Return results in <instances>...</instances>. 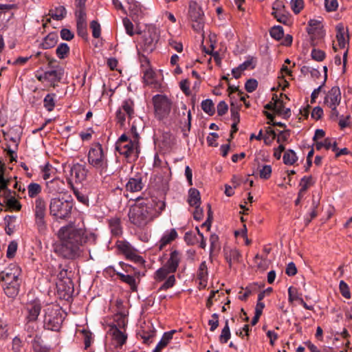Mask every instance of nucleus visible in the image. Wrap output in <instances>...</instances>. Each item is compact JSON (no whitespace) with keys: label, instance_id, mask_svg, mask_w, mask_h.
Masks as SVG:
<instances>
[{"label":"nucleus","instance_id":"45","mask_svg":"<svg viewBox=\"0 0 352 352\" xmlns=\"http://www.w3.org/2000/svg\"><path fill=\"white\" fill-rule=\"evenodd\" d=\"M67 14V11L64 6H60L52 11L51 16L52 18L60 20L64 18Z\"/></svg>","mask_w":352,"mask_h":352},{"label":"nucleus","instance_id":"33","mask_svg":"<svg viewBox=\"0 0 352 352\" xmlns=\"http://www.w3.org/2000/svg\"><path fill=\"white\" fill-rule=\"evenodd\" d=\"M56 95L55 93L47 94L43 99V107L48 111L54 110L56 105Z\"/></svg>","mask_w":352,"mask_h":352},{"label":"nucleus","instance_id":"3","mask_svg":"<svg viewBox=\"0 0 352 352\" xmlns=\"http://www.w3.org/2000/svg\"><path fill=\"white\" fill-rule=\"evenodd\" d=\"M131 131H134L132 138H129L125 133L122 134L116 143V150L124 157L128 163L136 161L140 155V135L136 132V128L133 126Z\"/></svg>","mask_w":352,"mask_h":352},{"label":"nucleus","instance_id":"39","mask_svg":"<svg viewBox=\"0 0 352 352\" xmlns=\"http://www.w3.org/2000/svg\"><path fill=\"white\" fill-rule=\"evenodd\" d=\"M198 280H208V270L206 264V261H204L201 263L199 266L197 272Z\"/></svg>","mask_w":352,"mask_h":352},{"label":"nucleus","instance_id":"17","mask_svg":"<svg viewBox=\"0 0 352 352\" xmlns=\"http://www.w3.org/2000/svg\"><path fill=\"white\" fill-rule=\"evenodd\" d=\"M65 190V182L55 177L46 182V191L47 193L55 195L62 193Z\"/></svg>","mask_w":352,"mask_h":352},{"label":"nucleus","instance_id":"27","mask_svg":"<svg viewBox=\"0 0 352 352\" xmlns=\"http://www.w3.org/2000/svg\"><path fill=\"white\" fill-rule=\"evenodd\" d=\"M46 202L44 198L38 197L35 199L34 206L33 208L34 217H41L46 215Z\"/></svg>","mask_w":352,"mask_h":352},{"label":"nucleus","instance_id":"8","mask_svg":"<svg viewBox=\"0 0 352 352\" xmlns=\"http://www.w3.org/2000/svg\"><path fill=\"white\" fill-rule=\"evenodd\" d=\"M155 116L158 120L168 117L171 109L172 102L169 98L163 95H156L152 98Z\"/></svg>","mask_w":352,"mask_h":352},{"label":"nucleus","instance_id":"48","mask_svg":"<svg viewBox=\"0 0 352 352\" xmlns=\"http://www.w3.org/2000/svg\"><path fill=\"white\" fill-rule=\"evenodd\" d=\"M85 344V348L88 349L94 341L92 333L89 330L83 329L81 331Z\"/></svg>","mask_w":352,"mask_h":352},{"label":"nucleus","instance_id":"23","mask_svg":"<svg viewBox=\"0 0 352 352\" xmlns=\"http://www.w3.org/2000/svg\"><path fill=\"white\" fill-rule=\"evenodd\" d=\"M181 260V255L178 250H173L170 254V258L165 263V266L170 271L174 273L177 271L179 261Z\"/></svg>","mask_w":352,"mask_h":352},{"label":"nucleus","instance_id":"29","mask_svg":"<svg viewBox=\"0 0 352 352\" xmlns=\"http://www.w3.org/2000/svg\"><path fill=\"white\" fill-rule=\"evenodd\" d=\"M177 237V232L175 229H171L168 231V232L165 233L161 239L159 241V249L162 250L165 246H166L168 243L175 240Z\"/></svg>","mask_w":352,"mask_h":352},{"label":"nucleus","instance_id":"40","mask_svg":"<svg viewBox=\"0 0 352 352\" xmlns=\"http://www.w3.org/2000/svg\"><path fill=\"white\" fill-rule=\"evenodd\" d=\"M56 53L59 58L63 59L69 54V46L67 43H60L56 48Z\"/></svg>","mask_w":352,"mask_h":352},{"label":"nucleus","instance_id":"20","mask_svg":"<svg viewBox=\"0 0 352 352\" xmlns=\"http://www.w3.org/2000/svg\"><path fill=\"white\" fill-rule=\"evenodd\" d=\"M56 287L58 292L63 294V296H69L74 291V283L70 278H66L65 280H58Z\"/></svg>","mask_w":352,"mask_h":352},{"label":"nucleus","instance_id":"7","mask_svg":"<svg viewBox=\"0 0 352 352\" xmlns=\"http://www.w3.org/2000/svg\"><path fill=\"white\" fill-rule=\"evenodd\" d=\"M44 311L43 327L50 331H59L63 322L60 309L50 307L46 308Z\"/></svg>","mask_w":352,"mask_h":352},{"label":"nucleus","instance_id":"35","mask_svg":"<svg viewBox=\"0 0 352 352\" xmlns=\"http://www.w3.org/2000/svg\"><path fill=\"white\" fill-rule=\"evenodd\" d=\"M38 329V324L37 322L25 320V331L29 338L33 337Z\"/></svg>","mask_w":352,"mask_h":352},{"label":"nucleus","instance_id":"57","mask_svg":"<svg viewBox=\"0 0 352 352\" xmlns=\"http://www.w3.org/2000/svg\"><path fill=\"white\" fill-rule=\"evenodd\" d=\"M122 23L126 29L127 34L131 36H133L134 34L133 24L130 21V19L127 17H125L122 19Z\"/></svg>","mask_w":352,"mask_h":352},{"label":"nucleus","instance_id":"19","mask_svg":"<svg viewBox=\"0 0 352 352\" xmlns=\"http://www.w3.org/2000/svg\"><path fill=\"white\" fill-rule=\"evenodd\" d=\"M41 309V305L37 302L28 304L25 308V320L37 322Z\"/></svg>","mask_w":352,"mask_h":352},{"label":"nucleus","instance_id":"51","mask_svg":"<svg viewBox=\"0 0 352 352\" xmlns=\"http://www.w3.org/2000/svg\"><path fill=\"white\" fill-rule=\"evenodd\" d=\"M339 289L344 298L346 299H349L351 298V292L349 288L344 280L340 281Z\"/></svg>","mask_w":352,"mask_h":352},{"label":"nucleus","instance_id":"12","mask_svg":"<svg viewBox=\"0 0 352 352\" xmlns=\"http://www.w3.org/2000/svg\"><path fill=\"white\" fill-rule=\"evenodd\" d=\"M5 164L1 163L0 164V191L3 192V195L5 197V202L7 203L8 199H10L12 196L13 192H12L8 186L10 184V182L12 181L11 177H8L7 179L4 177L5 172Z\"/></svg>","mask_w":352,"mask_h":352},{"label":"nucleus","instance_id":"26","mask_svg":"<svg viewBox=\"0 0 352 352\" xmlns=\"http://www.w3.org/2000/svg\"><path fill=\"white\" fill-rule=\"evenodd\" d=\"M336 30V37L338 45L341 48H345L349 41V34H346V38H345L346 30L344 26L342 24L337 25Z\"/></svg>","mask_w":352,"mask_h":352},{"label":"nucleus","instance_id":"38","mask_svg":"<svg viewBox=\"0 0 352 352\" xmlns=\"http://www.w3.org/2000/svg\"><path fill=\"white\" fill-rule=\"evenodd\" d=\"M283 162L285 164H294L298 160L296 153L293 150H287L283 157Z\"/></svg>","mask_w":352,"mask_h":352},{"label":"nucleus","instance_id":"46","mask_svg":"<svg viewBox=\"0 0 352 352\" xmlns=\"http://www.w3.org/2000/svg\"><path fill=\"white\" fill-rule=\"evenodd\" d=\"M312 184V177L311 176H304L301 178L300 182V190L306 192Z\"/></svg>","mask_w":352,"mask_h":352},{"label":"nucleus","instance_id":"54","mask_svg":"<svg viewBox=\"0 0 352 352\" xmlns=\"http://www.w3.org/2000/svg\"><path fill=\"white\" fill-rule=\"evenodd\" d=\"M139 335L144 343L149 344L153 342V338L155 336V333L154 331L147 332L142 331V332H139Z\"/></svg>","mask_w":352,"mask_h":352},{"label":"nucleus","instance_id":"63","mask_svg":"<svg viewBox=\"0 0 352 352\" xmlns=\"http://www.w3.org/2000/svg\"><path fill=\"white\" fill-rule=\"evenodd\" d=\"M337 0H324V6L327 12H334L338 8Z\"/></svg>","mask_w":352,"mask_h":352},{"label":"nucleus","instance_id":"59","mask_svg":"<svg viewBox=\"0 0 352 352\" xmlns=\"http://www.w3.org/2000/svg\"><path fill=\"white\" fill-rule=\"evenodd\" d=\"M272 100H275V112L280 115L285 107L283 100L278 99V96L276 95L273 96Z\"/></svg>","mask_w":352,"mask_h":352},{"label":"nucleus","instance_id":"13","mask_svg":"<svg viewBox=\"0 0 352 352\" xmlns=\"http://www.w3.org/2000/svg\"><path fill=\"white\" fill-rule=\"evenodd\" d=\"M88 170L85 164L76 163L70 167V177L74 178L76 182L81 183L85 180Z\"/></svg>","mask_w":352,"mask_h":352},{"label":"nucleus","instance_id":"6","mask_svg":"<svg viewBox=\"0 0 352 352\" xmlns=\"http://www.w3.org/2000/svg\"><path fill=\"white\" fill-rule=\"evenodd\" d=\"M72 201L63 197H54L50 201V214L56 219H67L73 208Z\"/></svg>","mask_w":352,"mask_h":352},{"label":"nucleus","instance_id":"64","mask_svg":"<svg viewBox=\"0 0 352 352\" xmlns=\"http://www.w3.org/2000/svg\"><path fill=\"white\" fill-rule=\"evenodd\" d=\"M290 135V131L289 130L281 131L278 133L277 137L278 143H283L288 141Z\"/></svg>","mask_w":352,"mask_h":352},{"label":"nucleus","instance_id":"15","mask_svg":"<svg viewBox=\"0 0 352 352\" xmlns=\"http://www.w3.org/2000/svg\"><path fill=\"white\" fill-rule=\"evenodd\" d=\"M341 100V92L338 87H333L327 91L324 98V103L327 107L338 105Z\"/></svg>","mask_w":352,"mask_h":352},{"label":"nucleus","instance_id":"37","mask_svg":"<svg viewBox=\"0 0 352 352\" xmlns=\"http://www.w3.org/2000/svg\"><path fill=\"white\" fill-rule=\"evenodd\" d=\"M109 226L113 234L118 236L122 233V228L119 219L116 218L110 219L109 221Z\"/></svg>","mask_w":352,"mask_h":352},{"label":"nucleus","instance_id":"60","mask_svg":"<svg viewBox=\"0 0 352 352\" xmlns=\"http://www.w3.org/2000/svg\"><path fill=\"white\" fill-rule=\"evenodd\" d=\"M17 248L18 245L16 241H12L10 242L7 250V257L10 258L14 257L17 250Z\"/></svg>","mask_w":352,"mask_h":352},{"label":"nucleus","instance_id":"30","mask_svg":"<svg viewBox=\"0 0 352 352\" xmlns=\"http://www.w3.org/2000/svg\"><path fill=\"white\" fill-rule=\"evenodd\" d=\"M58 41V36L56 33H50L41 43V47L43 49H50L57 44Z\"/></svg>","mask_w":352,"mask_h":352},{"label":"nucleus","instance_id":"53","mask_svg":"<svg viewBox=\"0 0 352 352\" xmlns=\"http://www.w3.org/2000/svg\"><path fill=\"white\" fill-rule=\"evenodd\" d=\"M288 301L292 302L294 300H298L301 298L300 294L298 292V289L294 287H290L288 289Z\"/></svg>","mask_w":352,"mask_h":352},{"label":"nucleus","instance_id":"14","mask_svg":"<svg viewBox=\"0 0 352 352\" xmlns=\"http://www.w3.org/2000/svg\"><path fill=\"white\" fill-rule=\"evenodd\" d=\"M77 21V32L79 36L86 38L87 36V15L85 11L76 10Z\"/></svg>","mask_w":352,"mask_h":352},{"label":"nucleus","instance_id":"24","mask_svg":"<svg viewBox=\"0 0 352 352\" xmlns=\"http://www.w3.org/2000/svg\"><path fill=\"white\" fill-rule=\"evenodd\" d=\"M188 13L191 21L195 23H198V28H202L204 23V12L201 8L196 6H190Z\"/></svg>","mask_w":352,"mask_h":352},{"label":"nucleus","instance_id":"58","mask_svg":"<svg viewBox=\"0 0 352 352\" xmlns=\"http://www.w3.org/2000/svg\"><path fill=\"white\" fill-rule=\"evenodd\" d=\"M90 28L92 31V36L94 38H99L100 36V25L98 21H93L90 23Z\"/></svg>","mask_w":352,"mask_h":352},{"label":"nucleus","instance_id":"41","mask_svg":"<svg viewBox=\"0 0 352 352\" xmlns=\"http://www.w3.org/2000/svg\"><path fill=\"white\" fill-rule=\"evenodd\" d=\"M201 107L202 110L211 116L215 112L213 102L210 99L204 100L201 102Z\"/></svg>","mask_w":352,"mask_h":352},{"label":"nucleus","instance_id":"18","mask_svg":"<svg viewBox=\"0 0 352 352\" xmlns=\"http://www.w3.org/2000/svg\"><path fill=\"white\" fill-rule=\"evenodd\" d=\"M281 6L284 8V6H282L280 3L276 2L274 3L272 7L273 12L272 14L274 15V18L278 22L284 25H289L291 24V18L288 13L285 12H283L281 10H280L279 7Z\"/></svg>","mask_w":352,"mask_h":352},{"label":"nucleus","instance_id":"5","mask_svg":"<svg viewBox=\"0 0 352 352\" xmlns=\"http://www.w3.org/2000/svg\"><path fill=\"white\" fill-rule=\"evenodd\" d=\"M87 158L88 164L100 175L107 173L109 160L102 144L98 142L93 144L88 151Z\"/></svg>","mask_w":352,"mask_h":352},{"label":"nucleus","instance_id":"11","mask_svg":"<svg viewBox=\"0 0 352 352\" xmlns=\"http://www.w3.org/2000/svg\"><path fill=\"white\" fill-rule=\"evenodd\" d=\"M109 334L111 336V344L116 348L121 347L126 342L127 334L116 324L110 325Z\"/></svg>","mask_w":352,"mask_h":352},{"label":"nucleus","instance_id":"47","mask_svg":"<svg viewBox=\"0 0 352 352\" xmlns=\"http://www.w3.org/2000/svg\"><path fill=\"white\" fill-rule=\"evenodd\" d=\"M210 252H217L220 249L218 235L211 234L209 239Z\"/></svg>","mask_w":352,"mask_h":352},{"label":"nucleus","instance_id":"43","mask_svg":"<svg viewBox=\"0 0 352 352\" xmlns=\"http://www.w3.org/2000/svg\"><path fill=\"white\" fill-rule=\"evenodd\" d=\"M28 191L30 197H35L41 192V186L36 183H30L28 184Z\"/></svg>","mask_w":352,"mask_h":352},{"label":"nucleus","instance_id":"2","mask_svg":"<svg viewBox=\"0 0 352 352\" xmlns=\"http://www.w3.org/2000/svg\"><path fill=\"white\" fill-rule=\"evenodd\" d=\"M166 206V202L157 197H138L136 204L129 210V221L138 228H144L158 217Z\"/></svg>","mask_w":352,"mask_h":352},{"label":"nucleus","instance_id":"31","mask_svg":"<svg viewBox=\"0 0 352 352\" xmlns=\"http://www.w3.org/2000/svg\"><path fill=\"white\" fill-rule=\"evenodd\" d=\"M68 181H69V185L71 187L72 190H73L74 195L77 198L78 201L85 205V206H89L88 196L85 193L78 190V188H75L70 179H68Z\"/></svg>","mask_w":352,"mask_h":352},{"label":"nucleus","instance_id":"61","mask_svg":"<svg viewBox=\"0 0 352 352\" xmlns=\"http://www.w3.org/2000/svg\"><path fill=\"white\" fill-rule=\"evenodd\" d=\"M7 206L14 210H20L21 206L19 201L16 199L14 197H11L8 199L6 203Z\"/></svg>","mask_w":352,"mask_h":352},{"label":"nucleus","instance_id":"28","mask_svg":"<svg viewBox=\"0 0 352 352\" xmlns=\"http://www.w3.org/2000/svg\"><path fill=\"white\" fill-rule=\"evenodd\" d=\"M176 333V331L172 330L166 332L163 334L162 339L155 346L153 352H161L163 348L166 347L170 340L173 339V336Z\"/></svg>","mask_w":352,"mask_h":352},{"label":"nucleus","instance_id":"34","mask_svg":"<svg viewBox=\"0 0 352 352\" xmlns=\"http://www.w3.org/2000/svg\"><path fill=\"white\" fill-rule=\"evenodd\" d=\"M133 107V101L131 99H126L122 102L121 107L119 109H121L124 112H125L129 118L131 119L134 113Z\"/></svg>","mask_w":352,"mask_h":352},{"label":"nucleus","instance_id":"42","mask_svg":"<svg viewBox=\"0 0 352 352\" xmlns=\"http://www.w3.org/2000/svg\"><path fill=\"white\" fill-rule=\"evenodd\" d=\"M230 335L229 321L226 320V324L221 331V335L219 336V342L223 344L227 343L230 338Z\"/></svg>","mask_w":352,"mask_h":352},{"label":"nucleus","instance_id":"62","mask_svg":"<svg viewBox=\"0 0 352 352\" xmlns=\"http://www.w3.org/2000/svg\"><path fill=\"white\" fill-rule=\"evenodd\" d=\"M311 55L313 59L318 61H321L325 58L324 52L318 49H313Z\"/></svg>","mask_w":352,"mask_h":352},{"label":"nucleus","instance_id":"22","mask_svg":"<svg viewBox=\"0 0 352 352\" xmlns=\"http://www.w3.org/2000/svg\"><path fill=\"white\" fill-rule=\"evenodd\" d=\"M126 1L129 5L128 10L129 12V14L133 19L135 20L142 17L143 10L140 2L136 1L135 0H126Z\"/></svg>","mask_w":352,"mask_h":352},{"label":"nucleus","instance_id":"56","mask_svg":"<svg viewBox=\"0 0 352 352\" xmlns=\"http://www.w3.org/2000/svg\"><path fill=\"white\" fill-rule=\"evenodd\" d=\"M258 87V81L254 78H250L245 82V88L248 92H253Z\"/></svg>","mask_w":352,"mask_h":352},{"label":"nucleus","instance_id":"4","mask_svg":"<svg viewBox=\"0 0 352 352\" xmlns=\"http://www.w3.org/2000/svg\"><path fill=\"white\" fill-rule=\"evenodd\" d=\"M20 274L21 269L16 264H10L0 273L1 287L9 298H15L19 292Z\"/></svg>","mask_w":352,"mask_h":352},{"label":"nucleus","instance_id":"36","mask_svg":"<svg viewBox=\"0 0 352 352\" xmlns=\"http://www.w3.org/2000/svg\"><path fill=\"white\" fill-rule=\"evenodd\" d=\"M72 272L69 270L68 265H59V273L58 274V280H65L66 278H70Z\"/></svg>","mask_w":352,"mask_h":352},{"label":"nucleus","instance_id":"25","mask_svg":"<svg viewBox=\"0 0 352 352\" xmlns=\"http://www.w3.org/2000/svg\"><path fill=\"white\" fill-rule=\"evenodd\" d=\"M34 352H50V346L44 344L41 336L36 334L31 341Z\"/></svg>","mask_w":352,"mask_h":352},{"label":"nucleus","instance_id":"50","mask_svg":"<svg viewBox=\"0 0 352 352\" xmlns=\"http://www.w3.org/2000/svg\"><path fill=\"white\" fill-rule=\"evenodd\" d=\"M270 36L277 40L280 39L283 35V28L281 26H274L270 31Z\"/></svg>","mask_w":352,"mask_h":352},{"label":"nucleus","instance_id":"49","mask_svg":"<svg viewBox=\"0 0 352 352\" xmlns=\"http://www.w3.org/2000/svg\"><path fill=\"white\" fill-rule=\"evenodd\" d=\"M35 217V224L38 228V230L40 233H43L47 229V224L45 220V216L41 217Z\"/></svg>","mask_w":352,"mask_h":352},{"label":"nucleus","instance_id":"55","mask_svg":"<svg viewBox=\"0 0 352 352\" xmlns=\"http://www.w3.org/2000/svg\"><path fill=\"white\" fill-rule=\"evenodd\" d=\"M272 174V166L264 165L259 170V176L263 179H269Z\"/></svg>","mask_w":352,"mask_h":352},{"label":"nucleus","instance_id":"52","mask_svg":"<svg viewBox=\"0 0 352 352\" xmlns=\"http://www.w3.org/2000/svg\"><path fill=\"white\" fill-rule=\"evenodd\" d=\"M290 4L292 10L295 14L300 13L305 5L303 0H292Z\"/></svg>","mask_w":352,"mask_h":352},{"label":"nucleus","instance_id":"10","mask_svg":"<svg viewBox=\"0 0 352 352\" xmlns=\"http://www.w3.org/2000/svg\"><path fill=\"white\" fill-rule=\"evenodd\" d=\"M159 40V35L154 29H148L146 32H144L140 47L146 53H151L156 47V44Z\"/></svg>","mask_w":352,"mask_h":352},{"label":"nucleus","instance_id":"1","mask_svg":"<svg viewBox=\"0 0 352 352\" xmlns=\"http://www.w3.org/2000/svg\"><path fill=\"white\" fill-rule=\"evenodd\" d=\"M59 243L55 252L60 256L67 259L79 258L87 248L96 244L97 236L85 228H77L73 223L63 226L58 231ZM91 258V256L89 254Z\"/></svg>","mask_w":352,"mask_h":352},{"label":"nucleus","instance_id":"9","mask_svg":"<svg viewBox=\"0 0 352 352\" xmlns=\"http://www.w3.org/2000/svg\"><path fill=\"white\" fill-rule=\"evenodd\" d=\"M154 278L158 282L162 281L167 278L159 288L158 290L160 291L167 290L173 287L176 282L175 276L173 275V273L170 271H168V269L165 265L159 268L155 272Z\"/></svg>","mask_w":352,"mask_h":352},{"label":"nucleus","instance_id":"32","mask_svg":"<svg viewBox=\"0 0 352 352\" xmlns=\"http://www.w3.org/2000/svg\"><path fill=\"white\" fill-rule=\"evenodd\" d=\"M188 204L190 206H199L200 205V195L199 190L197 188H191L188 191Z\"/></svg>","mask_w":352,"mask_h":352},{"label":"nucleus","instance_id":"16","mask_svg":"<svg viewBox=\"0 0 352 352\" xmlns=\"http://www.w3.org/2000/svg\"><path fill=\"white\" fill-rule=\"evenodd\" d=\"M64 75V69L62 67H57L56 69L48 70L44 72L45 80L50 81L52 87L55 88L56 82H59Z\"/></svg>","mask_w":352,"mask_h":352},{"label":"nucleus","instance_id":"21","mask_svg":"<svg viewBox=\"0 0 352 352\" xmlns=\"http://www.w3.org/2000/svg\"><path fill=\"white\" fill-rule=\"evenodd\" d=\"M144 187L142 182V177L140 175H135L133 177H130L126 184V189L131 192H140Z\"/></svg>","mask_w":352,"mask_h":352},{"label":"nucleus","instance_id":"44","mask_svg":"<svg viewBox=\"0 0 352 352\" xmlns=\"http://www.w3.org/2000/svg\"><path fill=\"white\" fill-rule=\"evenodd\" d=\"M155 73L152 69L148 68L144 71L143 79L146 85H153V83L155 82Z\"/></svg>","mask_w":352,"mask_h":352}]
</instances>
